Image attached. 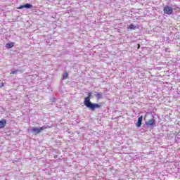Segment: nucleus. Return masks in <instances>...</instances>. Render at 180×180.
Listing matches in <instances>:
<instances>
[{
    "instance_id": "nucleus-1",
    "label": "nucleus",
    "mask_w": 180,
    "mask_h": 180,
    "mask_svg": "<svg viewBox=\"0 0 180 180\" xmlns=\"http://www.w3.org/2000/svg\"><path fill=\"white\" fill-rule=\"evenodd\" d=\"M84 105L93 111L95 110V109L102 108V104L93 103L91 102V93H88V96L84 98Z\"/></svg>"
},
{
    "instance_id": "nucleus-2",
    "label": "nucleus",
    "mask_w": 180,
    "mask_h": 180,
    "mask_svg": "<svg viewBox=\"0 0 180 180\" xmlns=\"http://www.w3.org/2000/svg\"><path fill=\"white\" fill-rule=\"evenodd\" d=\"M50 126L47 125H44L42 126L40 128H36V127H34L32 128V131L33 133H34V135L35 136H37V134H39V133H41V131H43V130H46V129H50Z\"/></svg>"
},
{
    "instance_id": "nucleus-3",
    "label": "nucleus",
    "mask_w": 180,
    "mask_h": 180,
    "mask_svg": "<svg viewBox=\"0 0 180 180\" xmlns=\"http://www.w3.org/2000/svg\"><path fill=\"white\" fill-rule=\"evenodd\" d=\"M163 11H164V13H166V15H172L174 12V9L172 8V7L169 6H166L163 8Z\"/></svg>"
},
{
    "instance_id": "nucleus-4",
    "label": "nucleus",
    "mask_w": 180,
    "mask_h": 180,
    "mask_svg": "<svg viewBox=\"0 0 180 180\" xmlns=\"http://www.w3.org/2000/svg\"><path fill=\"white\" fill-rule=\"evenodd\" d=\"M146 126H150L151 127H155V119L152 118L145 122Z\"/></svg>"
},
{
    "instance_id": "nucleus-5",
    "label": "nucleus",
    "mask_w": 180,
    "mask_h": 180,
    "mask_svg": "<svg viewBox=\"0 0 180 180\" xmlns=\"http://www.w3.org/2000/svg\"><path fill=\"white\" fill-rule=\"evenodd\" d=\"M33 6L30 4H26L25 5L20 6L19 7L17 8V9H23V8H26L27 9H30V8H32Z\"/></svg>"
},
{
    "instance_id": "nucleus-6",
    "label": "nucleus",
    "mask_w": 180,
    "mask_h": 180,
    "mask_svg": "<svg viewBox=\"0 0 180 180\" xmlns=\"http://www.w3.org/2000/svg\"><path fill=\"white\" fill-rule=\"evenodd\" d=\"M142 122H143V115H141V117H139L138 118V122L136 124V127H141V124H142Z\"/></svg>"
},
{
    "instance_id": "nucleus-7",
    "label": "nucleus",
    "mask_w": 180,
    "mask_h": 180,
    "mask_svg": "<svg viewBox=\"0 0 180 180\" xmlns=\"http://www.w3.org/2000/svg\"><path fill=\"white\" fill-rule=\"evenodd\" d=\"M6 126V120H0V129H4Z\"/></svg>"
},
{
    "instance_id": "nucleus-8",
    "label": "nucleus",
    "mask_w": 180,
    "mask_h": 180,
    "mask_svg": "<svg viewBox=\"0 0 180 180\" xmlns=\"http://www.w3.org/2000/svg\"><path fill=\"white\" fill-rule=\"evenodd\" d=\"M13 46H15V44L13 42L8 43L6 44V47L7 49H12V47H13Z\"/></svg>"
},
{
    "instance_id": "nucleus-9",
    "label": "nucleus",
    "mask_w": 180,
    "mask_h": 180,
    "mask_svg": "<svg viewBox=\"0 0 180 180\" xmlns=\"http://www.w3.org/2000/svg\"><path fill=\"white\" fill-rule=\"evenodd\" d=\"M102 92L97 93L96 94V98H97V99H102Z\"/></svg>"
},
{
    "instance_id": "nucleus-10",
    "label": "nucleus",
    "mask_w": 180,
    "mask_h": 180,
    "mask_svg": "<svg viewBox=\"0 0 180 180\" xmlns=\"http://www.w3.org/2000/svg\"><path fill=\"white\" fill-rule=\"evenodd\" d=\"M63 79H67V78H68V72H65L63 73Z\"/></svg>"
},
{
    "instance_id": "nucleus-11",
    "label": "nucleus",
    "mask_w": 180,
    "mask_h": 180,
    "mask_svg": "<svg viewBox=\"0 0 180 180\" xmlns=\"http://www.w3.org/2000/svg\"><path fill=\"white\" fill-rule=\"evenodd\" d=\"M129 29H130L131 30H134L136 29V26H134V25L133 24H130Z\"/></svg>"
},
{
    "instance_id": "nucleus-12",
    "label": "nucleus",
    "mask_w": 180,
    "mask_h": 180,
    "mask_svg": "<svg viewBox=\"0 0 180 180\" xmlns=\"http://www.w3.org/2000/svg\"><path fill=\"white\" fill-rule=\"evenodd\" d=\"M18 71H19V70H12V71L10 72V74H11V75H15V74H18Z\"/></svg>"
},
{
    "instance_id": "nucleus-13",
    "label": "nucleus",
    "mask_w": 180,
    "mask_h": 180,
    "mask_svg": "<svg viewBox=\"0 0 180 180\" xmlns=\"http://www.w3.org/2000/svg\"><path fill=\"white\" fill-rule=\"evenodd\" d=\"M4 82H2L1 86H4Z\"/></svg>"
},
{
    "instance_id": "nucleus-14",
    "label": "nucleus",
    "mask_w": 180,
    "mask_h": 180,
    "mask_svg": "<svg viewBox=\"0 0 180 180\" xmlns=\"http://www.w3.org/2000/svg\"><path fill=\"white\" fill-rule=\"evenodd\" d=\"M138 49H140V44H138Z\"/></svg>"
},
{
    "instance_id": "nucleus-15",
    "label": "nucleus",
    "mask_w": 180,
    "mask_h": 180,
    "mask_svg": "<svg viewBox=\"0 0 180 180\" xmlns=\"http://www.w3.org/2000/svg\"><path fill=\"white\" fill-rule=\"evenodd\" d=\"M54 158H57V155H54Z\"/></svg>"
},
{
    "instance_id": "nucleus-16",
    "label": "nucleus",
    "mask_w": 180,
    "mask_h": 180,
    "mask_svg": "<svg viewBox=\"0 0 180 180\" xmlns=\"http://www.w3.org/2000/svg\"><path fill=\"white\" fill-rule=\"evenodd\" d=\"M145 117H147V115H145Z\"/></svg>"
}]
</instances>
